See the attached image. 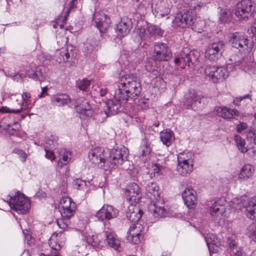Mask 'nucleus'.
<instances>
[{
    "mask_svg": "<svg viewBox=\"0 0 256 256\" xmlns=\"http://www.w3.org/2000/svg\"><path fill=\"white\" fill-rule=\"evenodd\" d=\"M141 84L137 78L132 74H127L120 78L118 89L116 91L113 101V114H116L121 108V102H126L132 96L136 98L141 90Z\"/></svg>",
    "mask_w": 256,
    "mask_h": 256,
    "instance_id": "f257e3e1",
    "label": "nucleus"
},
{
    "mask_svg": "<svg viewBox=\"0 0 256 256\" xmlns=\"http://www.w3.org/2000/svg\"><path fill=\"white\" fill-rule=\"evenodd\" d=\"M229 42L230 46L238 52L246 55L242 60H236L235 65L247 66H250L253 62L250 52L254 47V42L248 38V36L244 32H234L230 34Z\"/></svg>",
    "mask_w": 256,
    "mask_h": 256,
    "instance_id": "f03ea898",
    "label": "nucleus"
},
{
    "mask_svg": "<svg viewBox=\"0 0 256 256\" xmlns=\"http://www.w3.org/2000/svg\"><path fill=\"white\" fill-rule=\"evenodd\" d=\"M7 202L11 208L22 214L26 212L30 207L29 200L19 192L14 197H10Z\"/></svg>",
    "mask_w": 256,
    "mask_h": 256,
    "instance_id": "7ed1b4c3",
    "label": "nucleus"
},
{
    "mask_svg": "<svg viewBox=\"0 0 256 256\" xmlns=\"http://www.w3.org/2000/svg\"><path fill=\"white\" fill-rule=\"evenodd\" d=\"M204 74L214 83H220L228 76V69L224 66H208L204 70Z\"/></svg>",
    "mask_w": 256,
    "mask_h": 256,
    "instance_id": "20e7f679",
    "label": "nucleus"
},
{
    "mask_svg": "<svg viewBox=\"0 0 256 256\" xmlns=\"http://www.w3.org/2000/svg\"><path fill=\"white\" fill-rule=\"evenodd\" d=\"M124 196L130 204H138L142 198V190L136 182L128 184L124 190Z\"/></svg>",
    "mask_w": 256,
    "mask_h": 256,
    "instance_id": "39448f33",
    "label": "nucleus"
},
{
    "mask_svg": "<svg viewBox=\"0 0 256 256\" xmlns=\"http://www.w3.org/2000/svg\"><path fill=\"white\" fill-rule=\"evenodd\" d=\"M59 209L62 217L70 218L75 212L76 205L70 198L63 197L60 200Z\"/></svg>",
    "mask_w": 256,
    "mask_h": 256,
    "instance_id": "423d86ee",
    "label": "nucleus"
},
{
    "mask_svg": "<svg viewBox=\"0 0 256 256\" xmlns=\"http://www.w3.org/2000/svg\"><path fill=\"white\" fill-rule=\"evenodd\" d=\"M144 238L142 227L138 223L132 224L127 232L126 240L132 244H139Z\"/></svg>",
    "mask_w": 256,
    "mask_h": 256,
    "instance_id": "0eeeda50",
    "label": "nucleus"
},
{
    "mask_svg": "<svg viewBox=\"0 0 256 256\" xmlns=\"http://www.w3.org/2000/svg\"><path fill=\"white\" fill-rule=\"evenodd\" d=\"M196 20V15L192 12L187 11L184 14H178L174 18L172 24L174 27L184 28L192 24V21Z\"/></svg>",
    "mask_w": 256,
    "mask_h": 256,
    "instance_id": "6e6552de",
    "label": "nucleus"
},
{
    "mask_svg": "<svg viewBox=\"0 0 256 256\" xmlns=\"http://www.w3.org/2000/svg\"><path fill=\"white\" fill-rule=\"evenodd\" d=\"M253 2L251 0H242L236 11V16L240 19L247 20L251 14Z\"/></svg>",
    "mask_w": 256,
    "mask_h": 256,
    "instance_id": "1a4fd4ad",
    "label": "nucleus"
},
{
    "mask_svg": "<svg viewBox=\"0 0 256 256\" xmlns=\"http://www.w3.org/2000/svg\"><path fill=\"white\" fill-rule=\"evenodd\" d=\"M154 56L156 60L167 61L170 58L172 54L166 44L158 43L154 46Z\"/></svg>",
    "mask_w": 256,
    "mask_h": 256,
    "instance_id": "9d476101",
    "label": "nucleus"
},
{
    "mask_svg": "<svg viewBox=\"0 0 256 256\" xmlns=\"http://www.w3.org/2000/svg\"><path fill=\"white\" fill-rule=\"evenodd\" d=\"M90 161L99 168H102L106 162L104 150L102 148H96L88 154Z\"/></svg>",
    "mask_w": 256,
    "mask_h": 256,
    "instance_id": "9b49d317",
    "label": "nucleus"
},
{
    "mask_svg": "<svg viewBox=\"0 0 256 256\" xmlns=\"http://www.w3.org/2000/svg\"><path fill=\"white\" fill-rule=\"evenodd\" d=\"M224 43L222 41L214 42L210 46L205 53V56L210 60L218 58L220 53L224 50Z\"/></svg>",
    "mask_w": 256,
    "mask_h": 256,
    "instance_id": "f8f14e48",
    "label": "nucleus"
},
{
    "mask_svg": "<svg viewBox=\"0 0 256 256\" xmlns=\"http://www.w3.org/2000/svg\"><path fill=\"white\" fill-rule=\"evenodd\" d=\"M242 203L245 208L244 212L247 218L256 221V196L243 200Z\"/></svg>",
    "mask_w": 256,
    "mask_h": 256,
    "instance_id": "ddd939ff",
    "label": "nucleus"
},
{
    "mask_svg": "<svg viewBox=\"0 0 256 256\" xmlns=\"http://www.w3.org/2000/svg\"><path fill=\"white\" fill-rule=\"evenodd\" d=\"M185 204L188 208H194L197 204L196 192L190 188H187L182 193Z\"/></svg>",
    "mask_w": 256,
    "mask_h": 256,
    "instance_id": "4468645a",
    "label": "nucleus"
},
{
    "mask_svg": "<svg viewBox=\"0 0 256 256\" xmlns=\"http://www.w3.org/2000/svg\"><path fill=\"white\" fill-rule=\"evenodd\" d=\"M214 110L219 116L226 120L234 119L239 115L238 111L236 108H231L226 106H216Z\"/></svg>",
    "mask_w": 256,
    "mask_h": 256,
    "instance_id": "2eb2a0df",
    "label": "nucleus"
},
{
    "mask_svg": "<svg viewBox=\"0 0 256 256\" xmlns=\"http://www.w3.org/2000/svg\"><path fill=\"white\" fill-rule=\"evenodd\" d=\"M94 20L96 23V27L100 32L106 30L110 26V18L103 13H96L94 14Z\"/></svg>",
    "mask_w": 256,
    "mask_h": 256,
    "instance_id": "dca6fc26",
    "label": "nucleus"
},
{
    "mask_svg": "<svg viewBox=\"0 0 256 256\" xmlns=\"http://www.w3.org/2000/svg\"><path fill=\"white\" fill-rule=\"evenodd\" d=\"M180 56L182 58L184 61L190 65V64H196L198 62L199 58L200 56V53L197 50H192L190 51L189 49L184 48L182 50Z\"/></svg>",
    "mask_w": 256,
    "mask_h": 256,
    "instance_id": "f3484780",
    "label": "nucleus"
},
{
    "mask_svg": "<svg viewBox=\"0 0 256 256\" xmlns=\"http://www.w3.org/2000/svg\"><path fill=\"white\" fill-rule=\"evenodd\" d=\"M202 98L203 96L198 94L196 90H190L185 94L184 104L188 108H192L193 106H195L197 102L200 104Z\"/></svg>",
    "mask_w": 256,
    "mask_h": 256,
    "instance_id": "a211bd4d",
    "label": "nucleus"
},
{
    "mask_svg": "<svg viewBox=\"0 0 256 256\" xmlns=\"http://www.w3.org/2000/svg\"><path fill=\"white\" fill-rule=\"evenodd\" d=\"M132 28V24L130 20L127 18L121 19L117 24L116 32L118 35L121 37H124L128 35Z\"/></svg>",
    "mask_w": 256,
    "mask_h": 256,
    "instance_id": "6ab92c4d",
    "label": "nucleus"
},
{
    "mask_svg": "<svg viewBox=\"0 0 256 256\" xmlns=\"http://www.w3.org/2000/svg\"><path fill=\"white\" fill-rule=\"evenodd\" d=\"M66 238L62 232L54 233L49 240L50 246L54 250H58L64 246Z\"/></svg>",
    "mask_w": 256,
    "mask_h": 256,
    "instance_id": "aec40b11",
    "label": "nucleus"
},
{
    "mask_svg": "<svg viewBox=\"0 0 256 256\" xmlns=\"http://www.w3.org/2000/svg\"><path fill=\"white\" fill-rule=\"evenodd\" d=\"M136 204H130L126 211V216L132 222H136L141 218L143 212L136 206Z\"/></svg>",
    "mask_w": 256,
    "mask_h": 256,
    "instance_id": "412c9836",
    "label": "nucleus"
},
{
    "mask_svg": "<svg viewBox=\"0 0 256 256\" xmlns=\"http://www.w3.org/2000/svg\"><path fill=\"white\" fill-rule=\"evenodd\" d=\"M127 151L126 147L122 146L115 149L114 152H113V166H118L122 164L124 158L127 156Z\"/></svg>",
    "mask_w": 256,
    "mask_h": 256,
    "instance_id": "4be33fe9",
    "label": "nucleus"
},
{
    "mask_svg": "<svg viewBox=\"0 0 256 256\" xmlns=\"http://www.w3.org/2000/svg\"><path fill=\"white\" fill-rule=\"evenodd\" d=\"M255 172L253 165L246 164H244L240 169L238 174V178L240 180H247L252 177Z\"/></svg>",
    "mask_w": 256,
    "mask_h": 256,
    "instance_id": "5701e85b",
    "label": "nucleus"
},
{
    "mask_svg": "<svg viewBox=\"0 0 256 256\" xmlns=\"http://www.w3.org/2000/svg\"><path fill=\"white\" fill-rule=\"evenodd\" d=\"M71 99L69 96L64 94H59L53 95L50 99L52 105L62 106L68 104L70 102Z\"/></svg>",
    "mask_w": 256,
    "mask_h": 256,
    "instance_id": "b1692460",
    "label": "nucleus"
},
{
    "mask_svg": "<svg viewBox=\"0 0 256 256\" xmlns=\"http://www.w3.org/2000/svg\"><path fill=\"white\" fill-rule=\"evenodd\" d=\"M74 50V48L71 45L62 48L59 52V57L57 61L59 62H68L71 57L73 56Z\"/></svg>",
    "mask_w": 256,
    "mask_h": 256,
    "instance_id": "393cba45",
    "label": "nucleus"
},
{
    "mask_svg": "<svg viewBox=\"0 0 256 256\" xmlns=\"http://www.w3.org/2000/svg\"><path fill=\"white\" fill-rule=\"evenodd\" d=\"M210 214L214 216H218L225 211V206L224 202L222 200L214 202L210 207Z\"/></svg>",
    "mask_w": 256,
    "mask_h": 256,
    "instance_id": "a878e982",
    "label": "nucleus"
},
{
    "mask_svg": "<svg viewBox=\"0 0 256 256\" xmlns=\"http://www.w3.org/2000/svg\"><path fill=\"white\" fill-rule=\"evenodd\" d=\"M112 206L104 205L96 214V217L100 220H110L112 218Z\"/></svg>",
    "mask_w": 256,
    "mask_h": 256,
    "instance_id": "bb28decb",
    "label": "nucleus"
},
{
    "mask_svg": "<svg viewBox=\"0 0 256 256\" xmlns=\"http://www.w3.org/2000/svg\"><path fill=\"white\" fill-rule=\"evenodd\" d=\"M177 171L182 176L189 175L194 170V163L178 162Z\"/></svg>",
    "mask_w": 256,
    "mask_h": 256,
    "instance_id": "cd10ccee",
    "label": "nucleus"
},
{
    "mask_svg": "<svg viewBox=\"0 0 256 256\" xmlns=\"http://www.w3.org/2000/svg\"><path fill=\"white\" fill-rule=\"evenodd\" d=\"M160 139L164 144L168 147L174 142L175 138L172 131L166 130L160 132Z\"/></svg>",
    "mask_w": 256,
    "mask_h": 256,
    "instance_id": "c85d7f7f",
    "label": "nucleus"
},
{
    "mask_svg": "<svg viewBox=\"0 0 256 256\" xmlns=\"http://www.w3.org/2000/svg\"><path fill=\"white\" fill-rule=\"evenodd\" d=\"M140 150V156L144 160H147L150 158V156L152 152V148L150 146V142L147 140H142Z\"/></svg>",
    "mask_w": 256,
    "mask_h": 256,
    "instance_id": "c756f323",
    "label": "nucleus"
},
{
    "mask_svg": "<svg viewBox=\"0 0 256 256\" xmlns=\"http://www.w3.org/2000/svg\"><path fill=\"white\" fill-rule=\"evenodd\" d=\"M72 153L66 150H61L60 152V160L58 162V166L60 168L67 164L71 159Z\"/></svg>",
    "mask_w": 256,
    "mask_h": 256,
    "instance_id": "7c9ffc66",
    "label": "nucleus"
},
{
    "mask_svg": "<svg viewBox=\"0 0 256 256\" xmlns=\"http://www.w3.org/2000/svg\"><path fill=\"white\" fill-rule=\"evenodd\" d=\"M158 186L156 184L152 182L147 184L146 192L148 196L150 199H156L159 196Z\"/></svg>",
    "mask_w": 256,
    "mask_h": 256,
    "instance_id": "2f4dec72",
    "label": "nucleus"
},
{
    "mask_svg": "<svg viewBox=\"0 0 256 256\" xmlns=\"http://www.w3.org/2000/svg\"><path fill=\"white\" fill-rule=\"evenodd\" d=\"M178 162L194 163V155L192 152H183L178 156Z\"/></svg>",
    "mask_w": 256,
    "mask_h": 256,
    "instance_id": "473e14b6",
    "label": "nucleus"
},
{
    "mask_svg": "<svg viewBox=\"0 0 256 256\" xmlns=\"http://www.w3.org/2000/svg\"><path fill=\"white\" fill-rule=\"evenodd\" d=\"M234 140L238 150L242 153H246L248 151V148L245 146L246 142L240 136L236 135L234 136Z\"/></svg>",
    "mask_w": 256,
    "mask_h": 256,
    "instance_id": "72a5a7b5",
    "label": "nucleus"
},
{
    "mask_svg": "<svg viewBox=\"0 0 256 256\" xmlns=\"http://www.w3.org/2000/svg\"><path fill=\"white\" fill-rule=\"evenodd\" d=\"M154 216L156 218L162 217L165 215L166 210L163 206H159L158 204H154Z\"/></svg>",
    "mask_w": 256,
    "mask_h": 256,
    "instance_id": "f704fd0d",
    "label": "nucleus"
},
{
    "mask_svg": "<svg viewBox=\"0 0 256 256\" xmlns=\"http://www.w3.org/2000/svg\"><path fill=\"white\" fill-rule=\"evenodd\" d=\"M113 249L117 252V256H122V252L124 251V247L120 239L113 236Z\"/></svg>",
    "mask_w": 256,
    "mask_h": 256,
    "instance_id": "c9c22d12",
    "label": "nucleus"
},
{
    "mask_svg": "<svg viewBox=\"0 0 256 256\" xmlns=\"http://www.w3.org/2000/svg\"><path fill=\"white\" fill-rule=\"evenodd\" d=\"M195 20L192 21V24H190L189 26H191V28L195 32H202L204 30V28L205 26L204 22L202 20Z\"/></svg>",
    "mask_w": 256,
    "mask_h": 256,
    "instance_id": "e433bc0d",
    "label": "nucleus"
},
{
    "mask_svg": "<svg viewBox=\"0 0 256 256\" xmlns=\"http://www.w3.org/2000/svg\"><path fill=\"white\" fill-rule=\"evenodd\" d=\"M246 236L252 240L256 242V224H252L247 228Z\"/></svg>",
    "mask_w": 256,
    "mask_h": 256,
    "instance_id": "4c0bfd02",
    "label": "nucleus"
},
{
    "mask_svg": "<svg viewBox=\"0 0 256 256\" xmlns=\"http://www.w3.org/2000/svg\"><path fill=\"white\" fill-rule=\"evenodd\" d=\"M24 104L22 102L15 103L13 105V108H6V110H4V112H10L14 114L20 113L24 109L22 108Z\"/></svg>",
    "mask_w": 256,
    "mask_h": 256,
    "instance_id": "58836bf2",
    "label": "nucleus"
},
{
    "mask_svg": "<svg viewBox=\"0 0 256 256\" xmlns=\"http://www.w3.org/2000/svg\"><path fill=\"white\" fill-rule=\"evenodd\" d=\"M232 16L229 14V11L226 10H222L220 13V20L222 22H228L230 21Z\"/></svg>",
    "mask_w": 256,
    "mask_h": 256,
    "instance_id": "ea45409f",
    "label": "nucleus"
},
{
    "mask_svg": "<svg viewBox=\"0 0 256 256\" xmlns=\"http://www.w3.org/2000/svg\"><path fill=\"white\" fill-rule=\"evenodd\" d=\"M162 166L158 164L152 165V172L150 173L151 178L159 176L161 174Z\"/></svg>",
    "mask_w": 256,
    "mask_h": 256,
    "instance_id": "a19ab883",
    "label": "nucleus"
},
{
    "mask_svg": "<svg viewBox=\"0 0 256 256\" xmlns=\"http://www.w3.org/2000/svg\"><path fill=\"white\" fill-rule=\"evenodd\" d=\"M90 84V80L86 78L83 79L78 83V88L82 90H87Z\"/></svg>",
    "mask_w": 256,
    "mask_h": 256,
    "instance_id": "79ce46f5",
    "label": "nucleus"
},
{
    "mask_svg": "<svg viewBox=\"0 0 256 256\" xmlns=\"http://www.w3.org/2000/svg\"><path fill=\"white\" fill-rule=\"evenodd\" d=\"M145 68L148 72H154L156 68L155 62L152 59L148 60L146 62Z\"/></svg>",
    "mask_w": 256,
    "mask_h": 256,
    "instance_id": "37998d69",
    "label": "nucleus"
},
{
    "mask_svg": "<svg viewBox=\"0 0 256 256\" xmlns=\"http://www.w3.org/2000/svg\"><path fill=\"white\" fill-rule=\"evenodd\" d=\"M247 140L250 142L256 144V129L248 132Z\"/></svg>",
    "mask_w": 256,
    "mask_h": 256,
    "instance_id": "c03bdc74",
    "label": "nucleus"
},
{
    "mask_svg": "<svg viewBox=\"0 0 256 256\" xmlns=\"http://www.w3.org/2000/svg\"><path fill=\"white\" fill-rule=\"evenodd\" d=\"M226 243L230 248H234L238 246V240L236 237L229 236L227 238Z\"/></svg>",
    "mask_w": 256,
    "mask_h": 256,
    "instance_id": "a18cd8bd",
    "label": "nucleus"
},
{
    "mask_svg": "<svg viewBox=\"0 0 256 256\" xmlns=\"http://www.w3.org/2000/svg\"><path fill=\"white\" fill-rule=\"evenodd\" d=\"M68 219L69 218H66L62 217V218L58 219L57 220V224L60 228L64 230H66L68 226Z\"/></svg>",
    "mask_w": 256,
    "mask_h": 256,
    "instance_id": "49530a36",
    "label": "nucleus"
},
{
    "mask_svg": "<svg viewBox=\"0 0 256 256\" xmlns=\"http://www.w3.org/2000/svg\"><path fill=\"white\" fill-rule=\"evenodd\" d=\"M96 236L94 235L88 236L86 238L87 242L94 247L97 246L98 244Z\"/></svg>",
    "mask_w": 256,
    "mask_h": 256,
    "instance_id": "de8ad7c7",
    "label": "nucleus"
},
{
    "mask_svg": "<svg viewBox=\"0 0 256 256\" xmlns=\"http://www.w3.org/2000/svg\"><path fill=\"white\" fill-rule=\"evenodd\" d=\"M80 113L86 115L88 116H92V110L91 109L90 106L87 104V106L84 108L83 107L80 110Z\"/></svg>",
    "mask_w": 256,
    "mask_h": 256,
    "instance_id": "09e8293b",
    "label": "nucleus"
},
{
    "mask_svg": "<svg viewBox=\"0 0 256 256\" xmlns=\"http://www.w3.org/2000/svg\"><path fill=\"white\" fill-rule=\"evenodd\" d=\"M245 98H249L251 100V96L250 94H248L244 96L236 97L234 100L233 104L236 106H239L241 101Z\"/></svg>",
    "mask_w": 256,
    "mask_h": 256,
    "instance_id": "8fccbe9b",
    "label": "nucleus"
},
{
    "mask_svg": "<svg viewBox=\"0 0 256 256\" xmlns=\"http://www.w3.org/2000/svg\"><path fill=\"white\" fill-rule=\"evenodd\" d=\"M74 186L77 189H84L86 186V182L82 180L78 179L74 181Z\"/></svg>",
    "mask_w": 256,
    "mask_h": 256,
    "instance_id": "3c124183",
    "label": "nucleus"
},
{
    "mask_svg": "<svg viewBox=\"0 0 256 256\" xmlns=\"http://www.w3.org/2000/svg\"><path fill=\"white\" fill-rule=\"evenodd\" d=\"M14 152L18 155H19L20 158L22 162H24L26 161L27 155L24 151L19 149H14Z\"/></svg>",
    "mask_w": 256,
    "mask_h": 256,
    "instance_id": "603ef678",
    "label": "nucleus"
},
{
    "mask_svg": "<svg viewBox=\"0 0 256 256\" xmlns=\"http://www.w3.org/2000/svg\"><path fill=\"white\" fill-rule=\"evenodd\" d=\"M22 98L23 100L24 101V103H25V107L24 108V110L29 108L28 100V99L30 98V94L29 92H24L22 94Z\"/></svg>",
    "mask_w": 256,
    "mask_h": 256,
    "instance_id": "864d4df0",
    "label": "nucleus"
},
{
    "mask_svg": "<svg viewBox=\"0 0 256 256\" xmlns=\"http://www.w3.org/2000/svg\"><path fill=\"white\" fill-rule=\"evenodd\" d=\"M248 126L246 123L242 122L237 125L236 131L238 132H240L242 130L246 129L248 128Z\"/></svg>",
    "mask_w": 256,
    "mask_h": 256,
    "instance_id": "5fc2aeb1",
    "label": "nucleus"
},
{
    "mask_svg": "<svg viewBox=\"0 0 256 256\" xmlns=\"http://www.w3.org/2000/svg\"><path fill=\"white\" fill-rule=\"evenodd\" d=\"M216 236L213 234H208L206 237V241L207 244L209 246L210 244H216V242L214 240Z\"/></svg>",
    "mask_w": 256,
    "mask_h": 256,
    "instance_id": "6e6d98bb",
    "label": "nucleus"
},
{
    "mask_svg": "<svg viewBox=\"0 0 256 256\" xmlns=\"http://www.w3.org/2000/svg\"><path fill=\"white\" fill-rule=\"evenodd\" d=\"M104 104H105L106 107L107 108V110H104V112H101L100 114L102 116L104 115L105 116L104 118H106L108 116H110V106L109 105L108 102H105Z\"/></svg>",
    "mask_w": 256,
    "mask_h": 256,
    "instance_id": "4d7b16f0",
    "label": "nucleus"
},
{
    "mask_svg": "<svg viewBox=\"0 0 256 256\" xmlns=\"http://www.w3.org/2000/svg\"><path fill=\"white\" fill-rule=\"evenodd\" d=\"M57 138L54 136H52L46 142V144L50 146H55L56 145Z\"/></svg>",
    "mask_w": 256,
    "mask_h": 256,
    "instance_id": "13d9d810",
    "label": "nucleus"
},
{
    "mask_svg": "<svg viewBox=\"0 0 256 256\" xmlns=\"http://www.w3.org/2000/svg\"><path fill=\"white\" fill-rule=\"evenodd\" d=\"M46 156L47 158L53 160L55 159V155L52 151L46 150Z\"/></svg>",
    "mask_w": 256,
    "mask_h": 256,
    "instance_id": "bf43d9fd",
    "label": "nucleus"
},
{
    "mask_svg": "<svg viewBox=\"0 0 256 256\" xmlns=\"http://www.w3.org/2000/svg\"><path fill=\"white\" fill-rule=\"evenodd\" d=\"M106 241L110 247H112V234L110 232L106 231Z\"/></svg>",
    "mask_w": 256,
    "mask_h": 256,
    "instance_id": "052dcab7",
    "label": "nucleus"
},
{
    "mask_svg": "<svg viewBox=\"0 0 256 256\" xmlns=\"http://www.w3.org/2000/svg\"><path fill=\"white\" fill-rule=\"evenodd\" d=\"M139 35L142 38L148 37V36H147L148 34L146 33V31L144 28H140V29Z\"/></svg>",
    "mask_w": 256,
    "mask_h": 256,
    "instance_id": "680f3d73",
    "label": "nucleus"
},
{
    "mask_svg": "<svg viewBox=\"0 0 256 256\" xmlns=\"http://www.w3.org/2000/svg\"><path fill=\"white\" fill-rule=\"evenodd\" d=\"M251 32L252 33L254 36L256 38V22H254L251 28Z\"/></svg>",
    "mask_w": 256,
    "mask_h": 256,
    "instance_id": "e2e57ef3",
    "label": "nucleus"
},
{
    "mask_svg": "<svg viewBox=\"0 0 256 256\" xmlns=\"http://www.w3.org/2000/svg\"><path fill=\"white\" fill-rule=\"evenodd\" d=\"M154 30H157V29H156L154 27L150 26V27L148 28V31L150 32H153ZM158 30V34L161 36L162 34V32L160 30Z\"/></svg>",
    "mask_w": 256,
    "mask_h": 256,
    "instance_id": "0e129e2a",
    "label": "nucleus"
},
{
    "mask_svg": "<svg viewBox=\"0 0 256 256\" xmlns=\"http://www.w3.org/2000/svg\"><path fill=\"white\" fill-rule=\"evenodd\" d=\"M235 256H243V254L241 250H237L235 253Z\"/></svg>",
    "mask_w": 256,
    "mask_h": 256,
    "instance_id": "69168bd1",
    "label": "nucleus"
},
{
    "mask_svg": "<svg viewBox=\"0 0 256 256\" xmlns=\"http://www.w3.org/2000/svg\"><path fill=\"white\" fill-rule=\"evenodd\" d=\"M48 90V86L44 87V88H42V94H47L46 92H47Z\"/></svg>",
    "mask_w": 256,
    "mask_h": 256,
    "instance_id": "338daca9",
    "label": "nucleus"
},
{
    "mask_svg": "<svg viewBox=\"0 0 256 256\" xmlns=\"http://www.w3.org/2000/svg\"><path fill=\"white\" fill-rule=\"evenodd\" d=\"M77 0H72L71 2H70V8H73L74 6H75V2Z\"/></svg>",
    "mask_w": 256,
    "mask_h": 256,
    "instance_id": "774afa93",
    "label": "nucleus"
}]
</instances>
